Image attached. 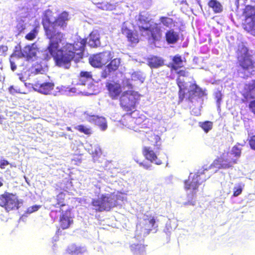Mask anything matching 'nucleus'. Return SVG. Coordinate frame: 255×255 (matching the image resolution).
Listing matches in <instances>:
<instances>
[{
	"mask_svg": "<svg viewBox=\"0 0 255 255\" xmlns=\"http://www.w3.org/2000/svg\"><path fill=\"white\" fill-rule=\"evenodd\" d=\"M69 20V14L66 11L58 14L54 21H51L47 15H45L42 20L45 35L49 40L47 49L55 64L66 69L70 68L72 60L78 61L83 58L87 43L86 39L78 38L73 43L66 42L60 48V44L65 36L60 30L66 28Z\"/></svg>",
	"mask_w": 255,
	"mask_h": 255,
	"instance_id": "nucleus-1",
	"label": "nucleus"
},
{
	"mask_svg": "<svg viewBox=\"0 0 255 255\" xmlns=\"http://www.w3.org/2000/svg\"><path fill=\"white\" fill-rule=\"evenodd\" d=\"M176 71V74L178 77L176 79V84L178 87V98L180 102H182L185 98L186 95H187V99L191 101L195 97H201L204 95V92L201 88H200L196 83H192L190 85L189 89L187 92V86L185 82L181 81L179 78L180 77H186L188 72L185 69L180 70Z\"/></svg>",
	"mask_w": 255,
	"mask_h": 255,
	"instance_id": "nucleus-2",
	"label": "nucleus"
},
{
	"mask_svg": "<svg viewBox=\"0 0 255 255\" xmlns=\"http://www.w3.org/2000/svg\"><path fill=\"white\" fill-rule=\"evenodd\" d=\"M237 63L243 74V78H247L255 72V61L249 54L248 48L244 45H239L237 50Z\"/></svg>",
	"mask_w": 255,
	"mask_h": 255,
	"instance_id": "nucleus-3",
	"label": "nucleus"
},
{
	"mask_svg": "<svg viewBox=\"0 0 255 255\" xmlns=\"http://www.w3.org/2000/svg\"><path fill=\"white\" fill-rule=\"evenodd\" d=\"M242 149L234 145L230 151H224L213 162V165L218 169L232 168L238 162L241 156Z\"/></svg>",
	"mask_w": 255,
	"mask_h": 255,
	"instance_id": "nucleus-4",
	"label": "nucleus"
},
{
	"mask_svg": "<svg viewBox=\"0 0 255 255\" xmlns=\"http://www.w3.org/2000/svg\"><path fill=\"white\" fill-rule=\"evenodd\" d=\"M91 204L96 212L109 211L117 206V200L114 194H104L98 198L93 199Z\"/></svg>",
	"mask_w": 255,
	"mask_h": 255,
	"instance_id": "nucleus-5",
	"label": "nucleus"
},
{
	"mask_svg": "<svg viewBox=\"0 0 255 255\" xmlns=\"http://www.w3.org/2000/svg\"><path fill=\"white\" fill-rule=\"evenodd\" d=\"M137 92L133 90L124 91L120 97V104L123 110L130 114L135 110Z\"/></svg>",
	"mask_w": 255,
	"mask_h": 255,
	"instance_id": "nucleus-6",
	"label": "nucleus"
},
{
	"mask_svg": "<svg viewBox=\"0 0 255 255\" xmlns=\"http://www.w3.org/2000/svg\"><path fill=\"white\" fill-rule=\"evenodd\" d=\"M20 203L17 197L12 193L5 191L0 195V206L7 212L18 210Z\"/></svg>",
	"mask_w": 255,
	"mask_h": 255,
	"instance_id": "nucleus-7",
	"label": "nucleus"
},
{
	"mask_svg": "<svg viewBox=\"0 0 255 255\" xmlns=\"http://www.w3.org/2000/svg\"><path fill=\"white\" fill-rule=\"evenodd\" d=\"M114 57V53L106 50L91 55L89 58L90 65L95 68H102L107 64Z\"/></svg>",
	"mask_w": 255,
	"mask_h": 255,
	"instance_id": "nucleus-8",
	"label": "nucleus"
},
{
	"mask_svg": "<svg viewBox=\"0 0 255 255\" xmlns=\"http://www.w3.org/2000/svg\"><path fill=\"white\" fill-rule=\"evenodd\" d=\"M37 52L38 48L35 43L26 45L22 49L20 45H17L15 47L12 56H17L20 58H25L27 60H29L36 57Z\"/></svg>",
	"mask_w": 255,
	"mask_h": 255,
	"instance_id": "nucleus-9",
	"label": "nucleus"
},
{
	"mask_svg": "<svg viewBox=\"0 0 255 255\" xmlns=\"http://www.w3.org/2000/svg\"><path fill=\"white\" fill-rule=\"evenodd\" d=\"M243 15L245 17L244 28L247 31H255V10L254 6L246 5L244 9Z\"/></svg>",
	"mask_w": 255,
	"mask_h": 255,
	"instance_id": "nucleus-10",
	"label": "nucleus"
},
{
	"mask_svg": "<svg viewBox=\"0 0 255 255\" xmlns=\"http://www.w3.org/2000/svg\"><path fill=\"white\" fill-rule=\"evenodd\" d=\"M106 87L109 97L113 100L119 99L123 93L122 86L118 81L107 82L106 83Z\"/></svg>",
	"mask_w": 255,
	"mask_h": 255,
	"instance_id": "nucleus-11",
	"label": "nucleus"
},
{
	"mask_svg": "<svg viewBox=\"0 0 255 255\" xmlns=\"http://www.w3.org/2000/svg\"><path fill=\"white\" fill-rule=\"evenodd\" d=\"M60 213L61 215L58 221L59 227L57 232H59L60 230L67 229L73 224V219L70 209L66 210L64 212L63 211Z\"/></svg>",
	"mask_w": 255,
	"mask_h": 255,
	"instance_id": "nucleus-12",
	"label": "nucleus"
},
{
	"mask_svg": "<svg viewBox=\"0 0 255 255\" xmlns=\"http://www.w3.org/2000/svg\"><path fill=\"white\" fill-rule=\"evenodd\" d=\"M145 36L153 41H159L162 36V32L160 26L157 23L149 24L147 28H144Z\"/></svg>",
	"mask_w": 255,
	"mask_h": 255,
	"instance_id": "nucleus-13",
	"label": "nucleus"
},
{
	"mask_svg": "<svg viewBox=\"0 0 255 255\" xmlns=\"http://www.w3.org/2000/svg\"><path fill=\"white\" fill-rule=\"evenodd\" d=\"M158 150L151 149L149 146H144L142 153L145 158L151 163L159 165L162 164V161L158 157Z\"/></svg>",
	"mask_w": 255,
	"mask_h": 255,
	"instance_id": "nucleus-14",
	"label": "nucleus"
},
{
	"mask_svg": "<svg viewBox=\"0 0 255 255\" xmlns=\"http://www.w3.org/2000/svg\"><path fill=\"white\" fill-rule=\"evenodd\" d=\"M121 60L120 58H112L110 62L106 64V68L108 70H104L102 73V77L106 78L111 74V73L117 71L120 65Z\"/></svg>",
	"mask_w": 255,
	"mask_h": 255,
	"instance_id": "nucleus-15",
	"label": "nucleus"
},
{
	"mask_svg": "<svg viewBox=\"0 0 255 255\" xmlns=\"http://www.w3.org/2000/svg\"><path fill=\"white\" fill-rule=\"evenodd\" d=\"M203 180L201 179L200 175L195 174L193 177H189L187 180L185 181L184 188L186 190L192 189L195 191L198 189L199 185Z\"/></svg>",
	"mask_w": 255,
	"mask_h": 255,
	"instance_id": "nucleus-16",
	"label": "nucleus"
},
{
	"mask_svg": "<svg viewBox=\"0 0 255 255\" xmlns=\"http://www.w3.org/2000/svg\"><path fill=\"white\" fill-rule=\"evenodd\" d=\"M66 193L64 192H59L55 198V203H53L52 206L56 208H59V210L58 211L57 210H52L51 211V215L52 216V214L53 213H57V212H63V210L62 209V207L64 206H65L66 204Z\"/></svg>",
	"mask_w": 255,
	"mask_h": 255,
	"instance_id": "nucleus-17",
	"label": "nucleus"
},
{
	"mask_svg": "<svg viewBox=\"0 0 255 255\" xmlns=\"http://www.w3.org/2000/svg\"><path fill=\"white\" fill-rule=\"evenodd\" d=\"M150 19L145 15L139 13L137 20V24L140 36H145L144 28H147L149 25Z\"/></svg>",
	"mask_w": 255,
	"mask_h": 255,
	"instance_id": "nucleus-18",
	"label": "nucleus"
},
{
	"mask_svg": "<svg viewBox=\"0 0 255 255\" xmlns=\"http://www.w3.org/2000/svg\"><path fill=\"white\" fill-rule=\"evenodd\" d=\"M122 33L126 36L128 41L131 45H135L139 41V37L136 31L130 29L127 27L122 28Z\"/></svg>",
	"mask_w": 255,
	"mask_h": 255,
	"instance_id": "nucleus-19",
	"label": "nucleus"
},
{
	"mask_svg": "<svg viewBox=\"0 0 255 255\" xmlns=\"http://www.w3.org/2000/svg\"><path fill=\"white\" fill-rule=\"evenodd\" d=\"M146 139L148 142V144L154 147V149L156 150L161 149V138L160 137L156 134L154 132L150 131L146 133Z\"/></svg>",
	"mask_w": 255,
	"mask_h": 255,
	"instance_id": "nucleus-20",
	"label": "nucleus"
},
{
	"mask_svg": "<svg viewBox=\"0 0 255 255\" xmlns=\"http://www.w3.org/2000/svg\"><path fill=\"white\" fill-rule=\"evenodd\" d=\"M34 86L39 93L49 95L54 89V84L52 82H45L42 84L36 83Z\"/></svg>",
	"mask_w": 255,
	"mask_h": 255,
	"instance_id": "nucleus-21",
	"label": "nucleus"
},
{
	"mask_svg": "<svg viewBox=\"0 0 255 255\" xmlns=\"http://www.w3.org/2000/svg\"><path fill=\"white\" fill-rule=\"evenodd\" d=\"M146 247L141 244H132L129 247L133 255H146Z\"/></svg>",
	"mask_w": 255,
	"mask_h": 255,
	"instance_id": "nucleus-22",
	"label": "nucleus"
},
{
	"mask_svg": "<svg viewBox=\"0 0 255 255\" xmlns=\"http://www.w3.org/2000/svg\"><path fill=\"white\" fill-rule=\"evenodd\" d=\"M165 38L168 44H174L179 40V36L178 32L173 29L168 30L165 34Z\"/></svg>",
	"mask_w": 255,
	"mask_h": 255,
	"instance_id": "nucleus-23",
	"label": "nucleus"
},
{
	"mask_svg": "<svg viewBox=\"0 0 255 255\" xmlns=\"http://www.w3.org/2000/svg\"><path fill=\"white\" fill-rule=\"evenodd\" d=\"M85 251L84 248L75 244L69 246L66 250V253L70 255H83Z\"/></svg>",
	"mask_w": 255,
	"mask_h": 255,
	"instance_id": "nucleus-24",
	"label": "nucleus"
},
{
	"mask_svg": "<svg viewBox=\"0 0 255 255\" xmlns=\"http://www.w3.org/2000/svg\"><path fill=\"white\" fill-rule=\"evenodd\" d=\"M147 65L151 68H158L164 65V60L160 57L153 56L147 59Z\"/></svg>",
	"mask_w": 255,
	"mask_h": 255,
	"instance_id": "nucleus-25",
	"label": "nucleus"
},
{
	"mask_svg": "<svg viewBox=\"0 0 255 255\" xmlns=\"http://www.w3.org/2000/svg\"><path fill=\"white\" fill-rule=\"evenodd\" d=\"M182 63L183 61L181 56L177 54L173 56L172 59V63H170L168 66L170 68L171 70L177 71L178 69L183 66Z\"/></svg>",
	"mask_w": 255,
	"mask_h": 255,
	"instance_id": "nucleus-26",
	"label": "nucleus"
},
{
	"mask_svg": "<svg viewBox=\"0 0 255 255\" xmlns=\"http://www.w3.org/2000/svg\"><path fill=\"white\" fill-rule=\"evenodd\" d=\"M207 5L214 13H220L223 11V6L222 3L217 0H209L208 1Z\"/></svg>",
	"mask_w": 255,
	"mask_h": 255,
	"instance_id": "nucleus-27",
	"label": "nucleus"
},
{
	"mask_svg": "<svg viewBox=\"0 0 255 255\" xmlns=\"http://www.w3.org/2000/svg\"><path fill=\"white\" fill-rule=\"evenodd\" d=\"M88 44L91 47L96 48L100 46L99 34L97 32H92L89 36Z\"/></svg>",
	"mask_w": 255,
	"mask_h": 255,
	"instance_id": "nucleus-28",
	"label": "nucleus"
},
{
	"mask_svg": "<svg viewBox=\"0 0 255 255\" xmlns=\"http://www.w3.org/2000/svg\"><path fill=\"white\" fill-rule=\"evenodd\" d=\"M75 128L81 133L86 135H90L93 133V130L91 128L84 125H80L76 126Z\"/></svg>",
	"mask_w": 255,
	"mask_h": 255,
	"instance_id": "nucleus-29",
	"label": "nucleus"
},
{
	"mask_svg": "<svg viewBox=\"0 0 255 255\" xmlns=\"http://www.w3.org/2000/svg\"><path fill=\"white\" fill-rule=\"evenodd\" d=\"M160 22L165 27L170 28L175 25V21L171 18L167 16H161L159 18Z\"/></svg>",
	"mask_w": 255,
	"mask_h": 255,
	"instance_id": "nucleus-30",
	"label": "nucleus"
},
{
	"mask_svg": "<svg viewBox=\"0 0 255 255\" xmlns=\"http://www.w3.org/2000/svg\"><path fill=\"white\" fill-rule=\"evenodd\" d=\"M199 125L205 132L208 133L212 129L213 123L211 121H207L204 122H200Z\"/></svg>",
	"mask_w": 255,
	"mask_h": 255,
	"instance_id": "nucleus-31",
	"label": "nucleus"
},
{
	"mask_svg": "<svg viewBox=\"0 0 255 255\" xmlns=\"http://www.w3.org/2000/svg\"><path fill=\"white\" fill-rule=\"evenodd\" d=\"M145 78L143 76L142 73L140 72H133L131 74V80L133 81H138L140 84L143 83Z\"/></svg>",
	"mask_w": 255,
	"mask_h": 255,
	"instance_id": "nucleus-32",
	"label": "nucleus"
},
{
	"mask_svg": "<svg viewBox=\"0 0 255 255\" xmlns=\"http://www.w3.org/2000/svg\"><path fill=\"white\" fill-rule=\"evenodd\" d=\"M92 77V76L91 72L87 71H81L79 75V80L81 81V83L83 85H85V82L91 79Z\"/></svg>",
	"mask_w": 255,
	"mask_h": 255,
	"instance_id": "nucleus-33",
	"label": "nucleus"
},
{
	"mask_svg": "<svg viewBox=\"0 0 255 255\" xmlns=\"http://www.w3.org/2000/svg\"><path fill=\"white\" fill-rule=\"evenodd\" d=\"M38 33V30L37 27L35 26L25 36V38L27 40L32 41L36 37Z\"/></svg>",
	"mask_w": 255,
	"mask_h": 255,
	"instance_id": "nucleus-34",
	"label": "nucleus"
},
{
	"mask_svg": "<svg viewBox=\"0 0 255 255\" xmlns=\"http://www.w3.org/2000/svg\"><path fill=\"white\" fill-rule=\"evenodd\" d=\"M25 29V25L23 22H19L15 26V32L18 35L24 31Z\"/></svg>",
	"mask_w": 255,
	"mask_h": 255,
	"instance_id": "nucleus-35",
	"label": "nucleus"
},
{
	"mask_svg": "<svg viewBox=\"0 0 255 255\" xmlns=\"http://www.w3.org/2000/svg\"><path fill=\"white\" fill-rule=\"evenodd\" d=\"M20 58L17 56H12V53L10 56L9 62L10 64V68L12 71H14L16 69V65L15 63Z\"/></svg>",
	"mask_w": 255,
	"mask_h": 255,
	"instance_id": "nucleus-36",
	"label": "nucleus"
},
{
	"mask_svg": "<svg viewBox=\"0 0 255 255\" xmlns=\"http://www.w3.org/2000/svg\"><path fill=\"white\" fill-rule=\"evenodd\" d=\"M96 125L99 126L102 130H105L107 128L106 119L102 117L96 122Z\"/></svg>",
	"mask_w": 255,
	"mask_h": 255,
	"instance_id": "nucleus-37",
	"label": "nucleus"
},
{
	"mask_svg": "<svg viewBox=\"0 0 255 255\" xmlns=\"http://www.w3.org/2000/svg\"><path fill=\"white\" fill-rule=\"evenodd\" d=\"M40 207H41L40 205H35L30 206L27 209V210L26 211V213H28V214H31L33 212L38 211L40 209Z\"/></svg>",
	"mask_w": 255,
	"mask_h": 255,
	"instance_id": "nucleus-38",
	"label": "nucleus"
},
{
	"mask_svg": "<svg viewBox=\"0 0 255 255\" xmlns=\"http://www.w3.org/2000/svg\"><path fill=\"white\" fill-rule=\"evenodd\" d=\"M87 117L89 122H94L95 124H96V122H97L102 117L96 115H88Z\"/></svg>",
	"mask_w": 255,
	"mask_h": 255,
	"instance_id": "nucleus-39",
	"label": "nucleus"
},
{
	"mask_svg": "<svg viewBox=\"0 0 255 255\" xmlns=\"http://www.w3.org/2000/svg\"><path fill=\"white\" fill-rule=\"evenodd\" d=\"M243 191V187L241 186L235 187L233 189V196L237 197L240 195Z\"/></svg>",
	"mask_w": 255,
	"mask_h": 255,
	"instance_id": "nucleus-40",
	"label": "nucleus"
},
{
	"mask_svg": "<svg viewBox=\"0 0 255 255\" xmlns=\"http://www.w3.org/2000/svg\"><path fill=\"white\" fill-rule=\"evenodd\" d=\"M124 86L128 89H133V85L130 83V79L128 78H125L123 80Z\"/></svg>",
	"mask_w": 255,
	"mask_h": 255,
	"instance_id": "nucleus-41",
	"label": "nucleus"
},
{
	"mask_svg": "<svg viewBox=\"0 0 255 255\" xmlns=\"http://www.w3.org/2000/svg\"><path fill=\"white\" fill-rule=\"evenodd\" d=\"M8 165H10V167H12L11 164L9 163V162L4 159H2L0 160V168L4 169L5 168V166H7Z\"/></svg>",
	"mask_w": 255,
	"mask_h": 255,
	"instance_id": "nucleus-42",
	"label": "nucleus"
},
{
	"mask_svg": "<svg viewBox=\"0 0 255 255\" xmlns=\"http://www.w3.org/2000/svg\"><path fill=\"white\" fill-rule=\"evenodd\" d=\"M249 143L251 148L255 150V135L251 137L249 140Z\"/></svg>",
	"mask_w": 255,
	"mask_h": 255,
	"instance_id": "nucleus-43",
	"label": "nucleus"
},
{
	"mask_svg": "<svg viewBox=\"0 0 255 255\" xmlns=\"http://www.w3.org/2000/svg\"><path fill=\"white\" fill-rule=\"evenodd\" d=\"M102 152L100 149H95V150L92 152V155L94 158L97 159L101 155Z\"/></svg>",
	"mask_w": 255,
	"mask_h": 255,
	"instance_id": "nucleus-44",
	"label": "nucleus"
},
{
	"mask_svg": "<svg viewBox=\"0 0 255 255\" xmlns=\"http://www.w3.org/2000/svg\"><path fill=\"white\" fill-rule=\"evenodd\" d=\"M148 222L150 225V228L148 229V232L149 233L155 224V219L154 218V217H152L150 219H148Z\"/></svg>",
	"mask_w": 255,
	"mask_h": 255,
	"instance_id": "nucleus-45",
	"label": "nucleus"
},
{
	"mask_svg": "<svg viewBox=\"0 0 255 255\" xmlns=\"http://www.w3.org/2000/svg\"><path fill=\"white\" fill-rule=\"evenodd\" d=\"M8 48L6 45H0V55H5Z\"/></svg>",
	"mask_w": 255,
	"mask_h": 255,
	"instance_id": "nucleus-46",
	"label": "nucleus"
},
{
	"mask_svg": "<svg viewBox=\"0 0 255 255\" xmlns=\"http://www.w3.org/2000/svg\"><path fill=\"white\" fill-rule=\"evenodd\" d=\"M249 108L251 111L255 114V100L250 102Z\"/></svg>",
	"mask_w": 255,
	"mask_h": 255,
	"instance_id": "nucleus-47",
	"label": "nucleus"
},
{
	"mask_svg": "<svg viewBox=\"0 0 255 255\" xmlns=\"http://www.w3.org/2000/svg\"><path fill=\"white\" fill-rule=\"evenodd\" d=\"M139 165L141 166H142L145 169H149L151 167L150 164H144L143 162H139Z\"/></svg>",
	"mask_w": 255,
	"mask_h": 255,
	"instance_id": "nucleus-48",
	"label": "nucleus"
},
{
	"mask_svg": "<svg viewBox=\"0 0 255 255\" xmlns=\"http://www.w3.org/2000/svg\"><path fill=\"white\" fill-rule=\"evenodd\" d=\"M248 88L250 91L255 90V80L253 81L252 83L249 85Z\"/></svg>",
	"mask_w": 255,
	"mask_h": 255,
	"instance_id": "nucleus-49",
	"label": "nucleus"
},
{
	"mask_svg": "<svg viewBox=\"0 0 255 255\" xmlns=\"http://www.w3.org/2000/svg\"><path fill=\"white\" fill-rule=\"evenodd\" d=\"M99 7L103 10H107L108 9V4H106L101 6H99Z\"/></svg>",
	"mask_w": 255,
	"mask_h": 255,
	"instance_id": "nucleus-50",
	"label": "nucleus"
},
{
	"mask_svg": "<svg viewBox=\"0 0 255 255\" xmlns=\"http://www.w3.org/2000/svg\"><path fill=\"white\" fill-rule=\"evenodd\" d=\"M184 204L185 205H191L192 206H194V205H195V202H194V201L193 202L188 201V202L185 203Z\"/></svg>",
	"mask_w": 255,
	"mask_h": 255,
	"instance_id": "nucleus-51",
	"label": "nucleus"
},
{
	"mask_svg": "<svg viewBox=\"0 0 255 255\" xmlns=\"http://www.w3.org/2000/svg\"><path fill=\"white\" fill-rule=\"evenodd\" d=\"M42 70H43V69L42 68L40 69L35 68L34 72L35 74H38V73H40V72Z\"/></svg>",
	"mask_w": 255,
	"mask_h": 255,
	"instance_id": "nucleus-52",
	"label": "nucleus"
},
{
	"mask_svg": "<svg viewBox=\"0 0 255 255\" xmlns=\"http://www.w3.org/2000/svg\"><path fill=\"white\" fill-rule=\"evenodd\" d=\"M2 181H3L2 178H0V187H2L3 186Z\"/></svg>",
	"mask_w": 255,
	"mask_h": 255,
	"instance_id": "nucleus-53",
	"label": "nucleus"
},
{
	"mask_svg": "<svg viewBox=\"0 0 255 255\" xmlns=\"http://www.w3.org/2000/svg\"><path fill=\"white\" fill-rule=\"evenodd\" d=\"M66 129L68 131H72V129L70 127H67Z\"/></svg>",
	"mask_w": 255,
	"mask_h": 255,
	"instance_id": "nucleus-54",
	"label": "nucleus"
},
{
	"mask_svg": "<svg viewBox=\"0 0 255 255\" xmlns=\"http://www.w3.org/2000/svg\"><path fill=\"white\" fill-rule=\"evenodd\" d=\"M196 1L198 4L200 5V0H196Z\"/></svg>",
	"mask_w": 255,
	"mask_h": 255,
	"instance_id": "nucleus-55",
	"label": "nucleus"
},
{
	"mask_svg": "<svg viewBox=\"0 0 255 255\" xmlns=\"http://www.w3.org/2000/svg\"><path fill=\"white\" fill-rule=\"evenodd\" d=\"M185 2V1H184V0H182V1H181V3H184V2Z\"/></svg>",
	"mask_w": 255,
	"mask_h": 255,
	"instance_id": "nucleus-56",
	"label": "nucleus"
}]
</instances>
